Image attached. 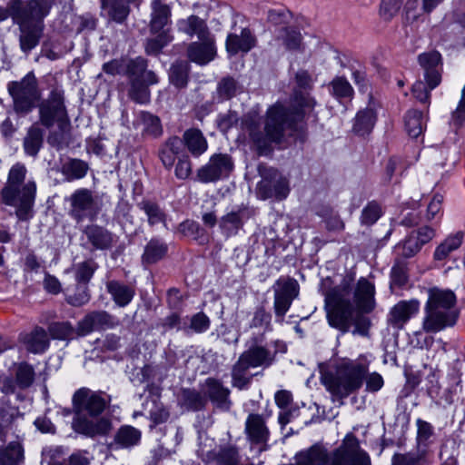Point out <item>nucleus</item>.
<instances>
[{
  "label": "nucleus",
  "mask_w": 465,
  "mask_h": 465,
  "mask_svg": "<svg viewBox=\"0 0 465 465\" xmlns=\"http://www.w3.org/2000/svg\"><path fill=\"white\" fill-rule=\"evenodd\" d=\"M353 281L351 275L344 276L335 286H331L329 277L322 281L321 292L324 296L327 322L342 334L351 331L353 335L368 337L371 322L365 314L375 308V287L361 277L354 291V304L351 301Z\"/></svg>",
  "instance_id": "nucleus-1"
},
{
  "label": "nucleus",
  "mask_w": 465,
  "mask_h": 465,
  "mask_svg": "<svg viewBox=\"0 0 465 465\" xmlns=\"http://www.w3.org/2000/svg\"><path fill=\"white\" fill-rule=\"evenodd\" d=\"M315 104V100L308 93L296 91L295 111H290L279 104H274L267 111L262 129L253 118L248 117L245 125L259 154H267L272 143H281L286 128L295 130L296 123L302 121L304 114L311 112Z\"/></svg>",
  "instance_id": "nucleus-2"
},
{
  "label": "nucleus",
  "mask_w": 465,
  "mask_h": 465,
  "mask_svg": "<svg viewBox=\"0 0 465 465\" xmlns=\"http://www.w3.org/2000/svg\"><path fill=\"white\" fill-rule=\"evenodd\" d=\"M55 0H9L11 17L19 28L21 51L28 54L40 43L45 30V18Z\"/></svg>",
  "instance_id": "nucleus-3"
},
{
  "label": "nucleus",
  "mask_w": 465,
  "mask_h": 465,
  "mask_svg": "<svg viewBox=\"0 0 465 465\" xmlns=\"http://www.w3.org/2000/svg\"><path fill=\"white\" fill-rule=\"evenodd\" d=\"M111 402V396L103 391H94L87 388L76 391L73 396L74 407L77 417L74 419L75 431L89 437L105 435L112 429L111 421L101 418L97 421L89 420L86 416L97 417Z\"/></svg>",
  "instance_id": "nucleus-4"
},
{
  "label": "nucleus",
  "mask_w": 465,
  "mask_h": 465,
  "mask_svg": "<svg viewBox=\"0 0 465 465\" xmlns=\"http://www.w3.org/2000/svg\"><path fill=\"white\" fill-rule=\"evenodd\" d=\"M26 173L25 164H14L9 170L5 186L0 191L2 203L15 207V215L20 221H28L34 216L36 184L33 180H26Z\"/></svg>",
  "instance_id": "nucleus-5"
},
{
  "label": "nucleus",
  "mask_w": 465,
  "mask_h": 465,
  "mask_svg": "<svg viewBox=\"0 0 465 465\" xmlns=\"http://www.w3.org/2000/svg\"><path fill=\"white\" fill-rule=\"evenodd\" d=\"M459 318L456 296L450 290L437 287L428 291V300L424 306L422 330L426 333H437L453 327Z\"/></svg>",
  "instance_id": "nucleus-6"
},
{
  "label": "nucleus",
  "mask_w": 465,
  "mask_h": 465,
  "mask_svg": "<svg viewBox=\"0 0 465 465\" xmlns=\"http://www.w3.org/2000/svg\"><path fill=\"white\" fill-rule=\"evenodd\" d=\"M368 366L351 360L336 363L333 371H322L321 381L331 393L332 401H340L359 391L364 381Z\"/></svg>",
  "instance_id": "nucleus-7"
},
{
  "label": "nucleus",
  "mask_w": 465,
  "mask_h": 465,
  "mask_svg": "<svg viewBox=\"0 0 465 465\" xmlns=\"http://www.w3.org/2000/svg\"><path fill=\"white\" fill-rule=\"evenodd\" d=\"M147 61L143 57L132 59L126 64V75L129 80L128 97L137 104L150 102L149 85L158 82L156 74L147 70Z\"/></svg>",
  "instance_id": "nucleus-8"
},
{
  "label": "nucleus",
  "mask_w": 465,
  "mask_h": 465,
  "mask_svg": "<svg viewBox=\"0 0 465 465\" xmlns=\"http://www.w3.org/2000/svg\"><path fill=\"white\" fill-rule=\"evenodd\" d=\"M7 91L13 100L14 111L22 115L32 112L41 98L38 82L33 72L18 81L9 82Z\"/></svg>",
  "instance_id": "nucleus-9"
},
{
  "label": "nucleus",
  "mask_w": 465,
  "mask_h": 465,
  "mask_svg": "<svg viewBox=\"0 0 465 465\" xmlns=\"http://www.w3.org/2000/svg\"><path fill=\"white\" fill-rule=\"evenodd\" d=\"M326 456L324 465H371L370 454L352 432L347 433L331 451L327 449Z\"/></svg>",
  "instance_id": "nucleus-10"
},
{
  "label": "nucleus",
  "mask_w": 465,
  "mask_h": 465,
  "mask_svg": "<svg viewBox=\"0 0 465 465\" xmlns=\"http://www.w3.org/2000/svg\"><path fill=\"white\" fill-rule=\"evenodd\" d=\"M40 123L46 128L69 126L70 121L64 104V93L61 88L51 90L48 96L38 105Z\"/></svg>",
  "instance_id": "nucleus-11"
},
{
  "label": "nucleus",
  "mask_w": 465,
  "mask_h": 465,
  "mask_svg": "<svg viewBox=\"0 0 465 465\" xmlns=\"http://www.w3.org/2000/svg\"><path fill=\"white\" fill-rule=\"evenodd\" d=\"M263 334L257 337H252L251 344L241 356L251 365L252 368L270 367L275 361L278 352H285L287 348L286 344L279 340L262 344Z\"/></svg>",
  "instance_id": "nucleus-12"
},
{
  "label": "nucleus",
  "mask_w": 465,
  "mask_h": 465,
  "mask_svg": "<svg viewBox=\"0 0 465 465\" xmlns=\"http://www.w3.org/2000/svg\"><path fill=\"white\" fill-rule=\"evenodd\" d=\"M258 172L262 177L256 188L260 199L282 200L287 197L290 191L288 181L276 169L260 164Z\"/></svg>",
  "instance_id": "nucleus-13"
},
{
  "label": "nucleus",
  "mask_w": 465,
  "mask_h": 465,
  "mask_svg": "<svg viewBox=\"0 0 465 465\" xmlns=\"http://www.w3.org/2000/svg\"><path fill=\"white\" fill-rule=\"evenodd\" d=\"M274 292L273 308L277 320L283 322L293 300L299 295L298 282L291 277L279 278L272 286Z\"/></svg>",
  "instance_id": "nucleus-14"
},
{
  "label": "nucleus",
  "mask_w": 465,
  "mask_h": 465,
  "mask_svg": "<svg viewBox=\"0 0 465 465\" xmlns=\"http://www.w3.org/2000/svg\"><path fill=\"white\" fill-rule=\"evenodd\" d=\"M70 216L77 223L85 219L94 220L98 212V203L93 192L86 188L76 190L71 194L70 198Z\"/></svg>",
  "instance_id": "nucleus-15"
},
{
  "label": "nucleus",
  "mask_w": 465,
  "mask_h": 465,
  "mask_svg": "<svg viewBox=\"0 0 465 465\" xmlns=\"http://www.w3.org/2000/svg\"><path fill=\"white\" fill-rule=\"evenodd\" d=\"M234 163L227 153H214L206 164L197 170V178L200 182L214 183L227 178L232 172Z\"/></svg>",
  "instance_id": "nucleus-16"
},
{
  "label": "nucleus",
  "mask_w": 465,
  "mask_h": 465,
  "mask_svg": "<svg viewBox=\"0 0 465 465\" xmlns=\"http://www.w3.org/2000/svg\"><path fill=\"white\" fill-rule=\"evenodd\" d=\"M119 323V320L106 311H94L78 322L77 334L84 336L96 330L114 328Z\"/></svg>",
  "instance_id": "nucleus-17"
},
{
  "label": "nucleus",
  "mask_w": 465,
  "mask_h": 465,
  "mask_svg": "<svg viewBox=\"0 0 465 465\" xmlns=\"http://www.w3.org/2000/svg\"><path fill=\"white\" fill-rule=\"evenodd\" d=\"M245 433L252 446H257L262 452L268 449L269 429L262 415L249 414L245 421Z\"/></svg>",
  "instance_id": "nucleus-18"
},
{
  "label": "nucleus",
  "mask_w": 465,
  "mask_h": 465,
  "mask_svg": "<svg viewBox=\"0 0 465 465\" xmlns=\"http://www.w3.org/2000/svg\"><path fill=\"white\" fill-rule=\"evenodd\" d=\"M232 30L226 38V50L230 54L247 53L255 45V36L248 27L237 26L234 22Z\"/></svg>",
  "instance_id": "nucleus-19"
},
{
  "label": "nucleus",
  "mask_w": 465,
  "mask_h": 465,
  "mask_svg": "<svg viewBox=\"0 0 465 465\" xmlns=\"http://www.w3.org/2000/svg\"><path fill=\"white\" fill-rule=\"evenodd\" d=\"M420 66L424 69V77L430 89L437 87L440 81L441 55L437 51L420 54L418 57Z\"/></svg>",
  "instance_id": "nucleus-20"
},
{
  "label": "nucleus",
  "mask_w": 465,
  "mask_h": 465,
  "mask_svg": "<svg viewBox=\"0 0 465 465\" xmlns=\"http://www.w3.org/2000/svg\"><path fill=\"white\" fill-rule=\"evenodd\" d=\"M420 302L417 300L401 301L395 304L388 316V322L393 328L401 329L404 324L419 312Z\"/></svg>",
  "instance_id": "nucleus-21"
},
{
  "label": "nucleus",
  "mask_w": 465,
  "mask_h": 465,
  "mask_svg": "<svg viewBox=\"0 0 465 465\" xmlns=\"http://www.w3.org/2000/svg\"><path fill=\"white\" fill-rule=\"evenodd\" d=\"M205 394L210 401L220 410L229 411L232 401L229 398L230 390L223 386V382L214 378L205 381Z\"/></svg>",
  "instance_id": "nucleus-22"
},
{
  "label": "nucleus",
  "mask_w": 465,
  "mask_h": 465,
  "mask_svg": "<svg viewBox=\"0 0 465 465\" xmlns=\"http://www.w3.org/2000/svg\"><path fill=\"white\" fill-rule=\"evenodd\" d=\"M200 42H193L187 49L188 57L192 62L204 65L213 60L215 56L214 43L208 35L205 39H199Z\"/></svg>",
  "instance_id": "nucleus-23"
},
{
  "label": "nucleus",
  "mask_w": 465,
  "mask_h": 465,
  "mask_svg": "<svg viewBox=\"0 0 465 465\" xmlns=\"http://www.w3.org/2000/svg\"><path fill=\"white\" fill-rule=\"evenodd\" d=\"M84 234L95 250H109L115 242V236L111 232L96 224L86 226Z\"/></svg>",
  "instance_id": "nucleus-24"
},
{
  "label": "nucleus",
  "mask_w": 465,
  "mask_h": 465,
  "mask_svg": "<svg viewBox=\"0 0 465 465\" xmlns=\"http://www.w3.org/2000/svg\"><path fill=\"white\" fill-rule=\"evenodd\" d=\"M101 15L109 22L124 24L128 18L131 8L124 0H100Z\"/></svg>",
  "instance_id": "nucleus-25"
},
{
  "label": "nucleus",
  "mask_w": 465,
  "mask_h": 465,
  "mask_svg": "<svg viewBox=\"0 0 465 465\" xmlns=\"http://www.w3.org/2000/svg\"><path fill=\"white\" fill-rule=\"evenodd\" d=\"M433 454L430 450L414 449L405 452H395L391 460V465H432Z\"/></svg>",
  "instance_id": "nucleus-26"
},
{
  "label": "nucleus",
  "mask_w": 465,
  "mask_h": 465,
  "mask_svg": "<svg viewBox=\"0 0 465 465\" xmlns=\"http://www.w3.org/2000/svg\"><path fill=\"white\" fill-rule=\"evenodd\" d=\"M249 218L247 209L239 208L223 215L219 223L223 232L227 236L235 235L242 229L244 221Z\"/></svg>",
  "instance_id": "nucleus-27"
},
{
  "label": "nucleus",
  "mask_w": 465,
  "mask_h": 465,
  "mask_svg": "<svg viewBox=\"0 0 465 465\" xmlns=\"http://www.w3.org/2000/svg\"><path fill=\"white\" fill-rule=\"evenodd\" d=\"M141 431L130 425H124L116 431L114 441L110 444L112 450L129 449L139 443Z\"/></svg>",
  "instance_id": "nucleus-28"
},
{
  "label": "nucleus",
  "mask_w": 465,
  "mask_h": 465,
  "mask_svg": "<svg viewBox=\"0 0 465 465\" xmlns=\"http://www.w3.org/2000/svg\"><path fill=\"white\" fill-rule=\"evenodd\" d=\"M179 32L184 33L193 37L197 36L198 39H205L210 35L205 21L197 15H190L185 19H180L177 22Z\"/></svg>",
  "instance_id": "nucleus-29"
},
{
  "label": "nucleus",
  "mask_w": 465,
  "mask_h": 465,
  "mask_svg": "<svg viewBox=\"0 0 465 465\" xmlns=\"http://www.w3.org/2000/svg\"><path fill=\"white\" fill-rule=\"evenodd\" d=\"M21 341L28 351L42 353L49 347L48 334L42 327H35L31 332L21 336Z\"/></svg>",
  "instance_id": "nucleus-30"
},
{
  "label": "nucleus",
  "mask_w": 465,
  "mask_h": 465,
  "mask_svg": "<svg viewBox=\"0 0 465 465\" xmlns=\"http://www.w3.org/2000/svg\"><path fill=\"white\" fill-rule=\"evenodd\" d=\"M106 290L113 301L119 307L127 306L134 297V289L119 281L112 280L106 282Z\"/></svg>",
  "instance_id": "nucleus-31"
},
{
  "label": "nucleus",
  "mask_w": 465,
  "mask_h": 465,
  "mask_svg": "<svg viewBox=\"0 0 465 465\" xmlns=\"http://www.w3.org/2000/svg\"><path fill=\"white\" fill-rule=\"evenodd\" d=\"M250 368L252 367L240 355L232 368V385L233 387L239 390L248 388L252 379V375L249 372Z\"/></svg>",
  "instance_id": "nucleus-32"
},
{
  "label": "nucleus",
  "mask_w": 465,
  "mask_h": 465,
  "mask_svg": "<svg viewBox=\"0 0 465 465\" xmlns=\"http://www.w3.org/2000/svg\"><path fill=\"white\" fill-rule=\"evenodd\" d=\"M183 141L178 136L170 137L159 149V158L163 166L170 170L180 153Z\"/></svg>",
  "instance_id": "nucleus-33"
},
{
  "label": "nucleus",
  "mask_w": 465,
  "mask_h": 465,
  "mask_svg": "<svg viewBox=\"0 0 465 465\" xmlns=\"http://www.w3.org/2000/svg\"><path fill=\"white\" fill-rule=\"evenodd\" d=\"M151 5L152 17L150 27L152 32L157 33L163 29V27L169 23L171 9L169 5L163 4L161 0H153Z\"/></svg>",
  "instance_id": "nucleus-34"
},
{
  "label": "nucleus",
  "mask_w": 465,
  "mask_h": 465,
  "mask_svg": "<svg viewBox=\"0 0 465 465\" xmlns=\"http://www.w3.org/2000/svg\"><path fill=\"white\" fill-rule=\"evenodd\" d=\"M184 144L194 156H200L208 148V143L203 133L199 129L186 130L183 135Z\"/></svg>",
  "instance_id": "nucleus-35"
},
{
  "label": "nucleus",
  "mask_w": 465,
  "mask_h": 465,
  "mask_svg": "<svg viewBox=\"0 0 465 465\" xmlns=\"http://www.w3.org/2000/svg\"><path fill=\"white\" fill-rule=\"evenodd\" d=\"M88 170V163L76 158L68 159L66 162L63 163L60 167V171L67 182L84 178Z\"/></svg>",
  "instance_id": "nucleus-36"
},
{
  "label": "nucleus",
  "mask_w": 465,
  "mask_h": 465,
  "mask_svg": "<svg viewBox=\"0 0 465 465\" xmlns=\"http://www.w3.org/2000/svg\"><path fill=\"white\" fill-rule=\"evenodd\" d=\"M168 247L167 244L158 238L151 239L144 247L143 253L142 255V261L143 264H153L163 259Z\"/></svg>",
  "instance_id": "nucleus-37"
},
{
  "label": "nucleus",
  "mask_w": 465,
  "mask_h": 465,
  "mask_svg": "<svg viewBox=\"0 0 465 465\" xmlns=\"http://www.w3.org/2000/svg\"><path fill=\"white\" fill-rule=\"evenodd\" d=\"M137 124L142 126V132L144 135L156 138L163 134L160 118L151 113L142 111L138 115Z\"/></svg>",
  "instance_id": "nucleus-38"
},
{
  "label": "nucleus",
  "mask_w": 465,
  "mask_h": 465,
  "mask_svg": "<svg viewBox=\"0 0 465 465\" xmlns=\"http://www.w3.org/2000/svg\"><path fill=\"white\" fill-rule=\"evenodd\" d=\"M24 460V449L20 442L12 441L0 447V465H20Z\"/></svg>",
  "instance_id": "nucleus-39"
},
{
  "label": "nucleus",
  "mask_w": 465,
  "mask_h": 465,
  "mask_svg": "<svg viewBox=\"0 0 465 465\" xmlns=\"http://www.w3.org/2000/svg\"><path fill=\"white\" fill-rule=\"evenodd\" d=\"M97 267V263L94 260L89 259L74 264L71 269L66 270V272H73L77 283L87 285Z\"/></svg>",
  "instance_id": "nucleus-40"
},
{
  "label": "nucleus",
  "mask_w": 465,
  "mask_h": 465,
  "mask_svg": "<svg viewBox=\"0 0 465 465\" xmlns=\"http://www.w3.org/2000/svg\"><path fill=\"white\" fill-rule=\"evenodd\" d=\"M463 232H458L454 234L449 235L435 250L434 259L437 261H443L455 250H457L462 243Z\"/></svg>",
  "instance_id": "nucleus-41"
},
{
  "label": "nucleus",
  "mask_w": 465,
  "mask_h": 465,
  "mask_svg": "<svg viewBox=\"0 0 465 465\" xmlns=\"http://www.w3.org/2000/svg\"><path fill=\"white\" fill-rule=\"evenodd\" d=\"M375 122L376 114L372 109L361 110L356 114L353 132L359 135H365L372 130Z\"/></svg>",
  "instance_id": "nucleus-42"
},
{
  "label": "nucleus",
  "mask_w": 465,
  "mask_h": 465,
  "mask_svg": "<svg viewBox=\"0 0 465 465\" xmlns=\"http://www.w3.org/2000/svg\"><path fill=\"white\" fill-rule=\"evenodd\" d=\"M43 130L32 125L24 139V149L26 154L36 156L43 144Z\"/></svg>",
  "instance_id": "nucleus-43"
},
{
  "label": "nucleus",
  "mask_w": 465,
  "mask_h": 465,
  "mask_svg": "<svg viewBox=\"0 0 465 465\" xmlns=\"http://www.w3.org/2000/svg\"><path fill=\"white\" fill-rule=\"evenodd\" d=\"M417 435L415 448L421 450H430L429 446L434 436L433 426L421 419L416 420Z\"/></svg>",
  "instance_id": "nucleus-44"
},
{
  "label": "nucleus",
  "mask_w": 465,
  "mask_h": 465,
  "mask_svg": "<svg viewBox=\"0 0 465 465\" xmlns=\"http://www.w3.org/2000/svg\"><path fill=\"white\" fill-rule=\"evenodd\" d=\"M213 461L216 465H241L239 449L233 445H226L215 452Z\"/></svg>",
  "instance_id": "nucleus-45"
},
{
  "label": "nucleus",
  "mask_w": 465,
  "mask_h": 465,
  "mask_svg": "<svg viewBox=\"0 0 465 465\" xmlns=\"http://www.w3.org/2000/svg\"><path fill=\"white\" fill-rule=\"evenodd\" d=\"M138 207L144 212L151 226L164 223L165 213L157 203L151 200H143L138 203Z\"/></svg>",
  "instance_id": "nucleus-46"
},
{
  "label": "nucleus",
  "mask_w": 465,
  "mask_h": 465,
  "mask_svg": "<svg viewBox=\"0 0 465 465\" xmlns=\"http://www.w3.org/2000/svg\"><path fill=\"white\" fill-rule=\"evenodd\" d=\"M424 127L422 113L418 110H410L405 116V129L412 138L422 134Z\"/></svg>",
  "instance_id": "nucleus-47"
},
{
  "label": "nucleus",
  "mask_w": 465,
  "mask_h": 465,
  "mask_svg": "<svg viewBox=\"0 0 465 465\" xmlns=\"http://www.w3.org/2000/svg\"><path fill=\"white\" fill-rule=\"evenodd\" d=\"M277 40H282L287 50H299L302 46V36L295 28L283 27L279 30Z\"/></svg>",
  "instance_id": "nucleus-48"
},
{
  "label": "nucleus",
  "mask_w": 465,
  "mask_h": 465,
  "mask_svg": "<svg viewBox=\"0 0 465 465\" xmlns=\"http://www.w3.org/2000/svg\"><path fill=\"white\" fill-rule=\"evenodd\" d=\"M183 405L190 411H199L205 407V398L197 391L184 389L181 394Z\"/></svg>",
  "instance_id": "nucleus-49"
},
{
  "label": "nucleus",
  "mask_w": 465,
  "mask_h": 465,
  "mask_svg": "<svg viewBox=\"0 0 465 465\" xmlns=\"http://www.w3.org/2000/svg\"><path fill=\"white\" fill-rule=\"evenodd\" d=\"M199 446L196 450L197 456L206 464L213 461L214 451V440L209 438L207 435L200 433L198 437Z\"/></svg>",
  "instance_id": "nucleus-50"
},
{
  "label": "nucleus",
  "mask_w": 465,
  "mask_h": 465,
  "mask_svg": "<svg viewBox=\"0 0 465 465\" xmlns=\"http://www.w3.org/2000/svg\"><path fill=\"white\" fill-rule=\"evenodd\" d=\"M172 40L173 36L167 31H163L156 36L147 39L145 52L149 55H157Z\"/></svg>",
  "instance_id": "nucleus-51"
},
{
  "label": "nucleus",
  "mask_w": 465,
  "mask_h": 465,
  "mask_svg": "<svg viewBox=\"0 0 465 465\" xmlns=\"http://www.w3.org/2000/svg\"><path fill=\"white\" fill-rule=\"evenodd\" d=\"M15 414L0 405V442H5L10 433L14 432Z\"/></svg>",
  "instance_id": "nucleus-52"
},
{
  "label": "nucleus",
  "mask_w": 465,
  "mask_h": 465,
  "mask_svg": "<svg viewBox=\"0 0 465 465\" xmlns=\"http://www.w3.org/2000/svg\"><path fill=\"white\" fill-rule=\"evenodd\" d=\"M382 210L379 203L372 201L362 209L361 214V223L365 226L374 224L381 216Z\"/></svg>",
  "instance_id": "nucleus-53"
},
{
  "label": "nucleus",
  "mask_w": 465,
  "mask_h": 465,
  "mask_svg": "<svg viewBox=\"0 0 465 465\" xmlns=\"http://www.w3.org/2000/svg\"><path fill=\"white\" fill-rule=\"evenodd\" d=\"M240 86L232 77L223 78L217 85V94L220 100H229L239 91Z\"/></svg>",
  "instance_id": "nucleus-54"
},
{
  "label": "nucleus",
  "mask_w": 465,
  "mask_h": 465,
  "mask_svg": "<svg viewBox=\"0 0 465 465\" xmlns=\"http://www.w3.org/2000/svg\"><path fill=\"white\" fill-rule=\"evenodd\" d=\"M48 331L54 339L70 340L74 337L75 330L69 322H53L49 325Z\"/></svg>",
  "instance_id": "nucleus-55"
},
{
  "label": "nucleus",
  "mask_w": 465,
  "mask_h": 465,
  "mask_svg": "<svg viewBox=\"0 0 465 465\" xmlns=\"http://www.w3.org/2000/svg\"><path fill=\"white\" fill-rule=\"evenodd\" d=\"M331 94L338 99L351 98L353 89L351 84L344 77H335L331 83Z\"/></svg>",
  "instance_id": "nucleus-56"
},
{
  "label": "nucleus",
  "mask_w": 465,
  "mask_h": 465,
  "mask_svg": "<svg viewBox=\"0 0 465 465\" xmlns=\"http://www.w3.org/2000/svg\"><path fill=\"white\" fill-rule=\"evenodd\" d=\"M169 78L171 83L178 88L186 86L188 80L187 67L183 63H177L171 66Z\"/></svg>",
  "instance_id": "nucleus-57"
},
{
  "label": "nucleus",
  "mask_w": 465,
  "mask_h": 465,
  "mask_svg": "<svg viewBox=\"0 0 465 465\" xmlns=\"http://www.w3.org/2000/svg\"><path fill=\"white\" fill-rule=\"evenodd\" d=\"M68 128L69 126L58 127V131L51 132L47 137V143L57 150L67 147L69 144Z\"/></svg>",
  "instance_id": "nucleus-58"
},
{
  "label": "nucleus",
  "mask_w": 465,
  "mask_h": 465,
  "mask_svg": "<svg viewBox=\"0 0 465 465\" xmlns=\"http://www.w3.org/2000/svg\"><path fill=\"white\" fill-rule=\"evenodd\" d=\"M91 295L87 285L78 283L75 292L66 295V302L74 307H80L86 304L90 301Z\"/></svg>",
  "instance_id": "nucleus-59"
},
{
  "label": "nucleus",
  "mask_w": 465,
  "mask_h": 465,
  "mask_svg": "<svg viewBox=\"0 0 465 465\" xmlns=\"http://www.w3.org/2000/svg\"><path fill=\"white\" fill-rule=\"evenodd\" d=\"M34 379V368L26 362L20 363L16 371V381L18 385L21 388H27L33 383Z\"/></svg>",
  "instance_id": "nucleus-60"
},
{
  "label": "nucleus",
  "mask_w": 465,
  "mask_h": 465,
  "mask_svg": "<svg viewBox=\"0 0 465 465\" xmlns=\"http://www.w3.org/2000/svg\"><path fill=\"white\" fill-rule=\"evenodd\" d=\"M408 281L407 264L402 261L394 263L391 272V285L403 286Z\"/></svg>",
  "instance_id": "nucleus-61"
},
{
  "label": "nucleus",
  "mask_w": 465,
  "mask_h": 465,
  "mask_svg": "<svg viewBox=\"0 0 465 465\" xmlns=\"http://www.w3.org/2000/svg\"><path fill=\"white\" fill-rule=\"evenodd\" d=\"M290 19L291 13L285 7L273 8L268 11L267 20L273 25L285 24Z\"/></svg>",
  "instance_id": "nucleus-62"
},
{
  "label": "nucleus",
  "mask_w": 465,
  "mask_h": 465,
  "mask_svg": "<svg viewBox=\"0 0 465 465\" xmlns=\"http://www.w3.org/2000/svg\"><path fill=\"white\" fill-rule=\"evenodd\" d=\"M421 246L422 244L420 242L413 232L403 242L402 254L405 257H411L420 250Z\"/></svg>",
  "instance_id": "nucleus-63"
},
{
  "label": "nucleus",
  "mask_w": 465,
  "mask_h": 465,
  "mask_svg": "<svg viewBox=\"0 0 465 465\" xmlns=\"http://www.w3.org/2000/svg\"><path fill=\"white\" fill-rule=\"evenodd\" d=\"M465 121V84L461 91V98L455 111L451 114V123L459 127Z\"/></svg>",
  "instance_id": "nucleus-64"
}]
</instances>
